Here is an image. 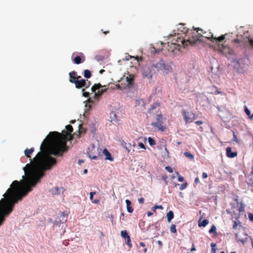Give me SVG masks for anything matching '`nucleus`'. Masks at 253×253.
<instances>
[{
	"instance_id": "nucleus-41",
	"label": "nucleus",
	"mask_w": 253,
	"mask_h": 253,
	"mask_svg": "<svg viewBox=\"0 0 253 253\" xmlns=\"http://www.w3.org/2000/svg\"><path fill=\"white\" fill-rule=\"evenodd\" d=\"M97 156H98V159L100 158L101 157H102L101 155V149H100L99 148H98L97 149Z\"/></svg>"
},
{
	"instance_id": "nucleus-13",
	"label": "nucleus",
	"mask_w": 253,
	"mask_h": 253,
	"mask_svg": "<svg viewBox=\"0 0 253 253\" xmlns=\"http://www.w3.org/2000/svg\"><path fill=\"white\" fill-rule=\"evenodd\" d=\"M64 189L62 187H54L50 190V192L53 195H59L61 193H63L64 192Z\"/></svg>"
},
{
	"instance_id": "nucleus-60",
	"label": "nucleus",
	"mask_w": 253,
	"mask_h": 253,
	"mask_svg": "<svg viewBox=\"0 0 253 253\" xmlns=\"http://www.w3.org/2000/svg\"><path fill=\"white\" fill-rule=\"evenodd\" d=\"M163 179H164V180L165 181V184L167 185L168 182H167V177L163 176Z\"/></svg>"
},
{
	"instance_id": "nucleus-47",
	"label": "nucleus",
	"mask_w": 253,
	"mask_h": 253,
	"mask_svg": "<svg viewBox=\"0 0 253 253\" xmlns=\"http://www.w3.org/2000/svg\"><path fill=\"white\" fill-rule=\"evenodd\" d=\"M249 219L253 222V213H249L248 214Z\"/></svg>"
},
{
	"instance_id": "nucleus-10",
	"label": "nucleus",
	"mask_w": 253,
	"mask_h": 253,
	"mask_svg": "<svg viewBox=\"0 0 253 253\" xmlns=\"http://www.w3.org/2000/svg\"><path fill=\"white\" fill-rule=\"evenodd\" d=\"M67 214L64 212H61L60 215L57 218L55 221L59 224L64 223L66 222L67 220Z\"/></svg>"
},
{
	"instance_id": "nucleus-59",
	"label": "nucleus",
	"mask_w": 253,
	"mask_h": 253,
	"mask_svg": "<svg viewBox=\"0 0 253 253\" xmlns=\"http://www.w3.org/2000/svg\"><path fill=\"white\" fill-rule=\"evenodd\" d=\"M224 107H219V106H217V109H218V110H219V111H223V109Z\"/></svg>"
},
{
	"instance_id": "nucleus-15",
	"label": "nucleus",
	"mask_w": 253,
	"mask_h": 253,
	"mask_svg": "<svg viewBox=\"0 0 253 253\" xmlns=\"http://www.w3.org/2000/svg\"><path fill=\"white\" fill-rule=\"evenodd\" d=\"M126 86L127 88H129L133 86V79L127 76L126 78Z\"/></svg>"
},
{
	"instance_id": "nucleus-14",
	"label": "nucleus",
	"mask_w": 253,
	"mask_h": 253,
	"mask_svg": "<svg viewBox=\"0 0 253 253\" xmlns=\"http://www.w3.org/2000/svg\"><path fill=\"white\" fill-rule=\"evenodd\" d=\"M110 118L111 122L114 124L117 123L118 121L116 113L114 111H112L110 114Z\"/></svg>"
},
{
	"instance_id": "nucleus-30",
	"label": "nucleus",
	"mask_w": 253,
	"mask_h": 253,
	"mask_svg": "<svg viewBox=\"0 0 253 253\" xmlns=\"http://www.w3.org/2000/svg\"><path fill=\"white\" fill-rule=\"evenodd\" d=\"M211 253H215V252H216V245L215 243H211Z\"/></svg>"
},
{
	"instance_id": "nucleus-46",
	"label": "nucleus",
	"mask_w": 253,
	"mask_h": 253,
	"mask_svg": "<svg viewBox=\"0 0 253 253\" xmlns=\"http://www.w3.org/2000/svg\"><path fill=\"white\" fill-rule=\"evenodd\" d=\"M138 146H139V147H140L142 149H146L144 144L142 142H139L138 143Z\"/></svg>"
},
{
	"instance_id": "nucleus-27",
	"label": "nucleus",
	"mask_w": 253,
	"mask_h": 253,
	"mask_svg": "<svg viewBox=\"0 0 253 253\" xmlns=\"http://www.w3.org/2000/svg\"><path fill=\"white\" fill-rule=\"evenodd\" d=\"M184 155L185 157L189 158L191 160H193L194 158V155L190 152H185Z\"/></svg>"
},
{
	"instance_id": "nucleus-2",
	"label": "nucleus",
	"mask_w": 253,
	"mask_h": 253,
	"mask_svg": "<svg viewBox=\"0 0 253 253\" xmlns=\"http://www.w3.org/2000/svg\"><path fill=\"white\" fill-rule=\"evenodd\" d=\"M233 67L239 73H243L244 72V66H249L250 60L248 56L245 55L243 57L238 59H234L232 61Z\"/></svg>"
},
{
	"instance_id": "nucleus-11",
	"label": "nucleus",
	"mask_w": 253,
	"mask_h": 253,
	"mask_svg": "<svg viewBox=\"0 0 253 253\" xmlns=\"http://www.w3.org/2000/svg\"><path fill=\"white\" fill-rule=\"evenodd\" d=\"M102 153L105 156V160L110 161H113L114 160V158L112 156L111 154L106 148L103 149Z\"/></svg>"
},
{
	"instance_id": "nucleus-1",
	"label": "nucleus",
	"mask_w": 253,
	"mask_h": 253,
	"mask_svg": "<svg viewBox=\"0 0 253 253\" xmlns=\"http://www.w3.org/2000/svg\"><path fill=\"white\" fill-rule=\"evenodd\" d=\"M152 68L157 72H161L163 74H168L172 70L169 64H166L164 60L161 59L157 62H153L151 63Z\"/></svg>"
},
{
	"instance_id": "nucleus-54",
	"label": "nucleus",
	"mask_w": 253,
	"mask_h": 253,
	"mask_svg": "<svg viewBox=\"0 0 253 253\" xmlns=\"http://www.w3.org/2000/svg\"><path fill=\"white\" fill-rule=\"evenodd\" d=\"M76 75V72L75 71H72L69 73L70 76H73Z\"/></svg>"
},
{
	"instance_id": "nucleus-40",
	"label": "nucleus",
	"mask_w": 253,
	"mask_h": 253,
	"mask_svg": "<svg viewBox=\"0 0 253 253\" xmlns=\"http://www.w3.org/2000/svg\"><path fill=\"white\" fill-rule=\"evenodd\" d=\"M126 240V243L127 245L129 247V248H131L132 244L131 243L130 238V237L128 238Z\"/></svg>"
},
{
	"instance_id": "nucleus-33",
	"label": "nucleus",
	"mask_w": 253,
	"mask_h": 253,
	"mask_svg": "<svg viewBox=\"0 0 253 253\" xmlns=\"http://www.w3.org/2000/svg\"><path fill=\"white\" fill-rule=\"evenodd\" d=\"M66 128L68 133H71L73 130V127L70 125H67L66 126Z\"/></svg>"
},
{
	"instance_id": "nucleus-3",
	"label": "nucleus",
	"mask_w": 253,
	"mask_h": 253,
	"mask_svg": "<svg viewBox=\"0 0 253 253\" xmlns=\"http://www.w3.org/2000/svg\"><path fill=\"white\" fill-rule=\"evenodd\" d=\"M155 74L156 71L152 68L151 64L149 66H144L142 69V75L144 78L151 79L152 76Z\"/></svg>"
},
{
	"instance_id": "nucleus-29",
	"label": "nucleus",
	"mask_w": 253,
	"mask_h": 253,
	"mask_svg": "<svg viewBox=\"0 0 253 253\" xmlns=\"http://www.w3.org/2000/svg\"><path fill=\"white\" fill-rule=\"evenodd\" d=\"M163 157L165 158H169V152L166 147H165V152L163 153Z\"/></svg>"
},
{
	"instance_id": "nucleus-22",
	"label": "nucleus",
	"mask_w": 253,
	"mask_h": 253,
	"mask_svg": "<svg viewBox=\"0 0 253 253\" xmlns=\"http://www.w3.org/2000/svg\"><path fill=\"white\" fill-rule=\"evenodd\" d=\"M210 233H212L215 235H217L216 227L214 225H212L209 231Z\"/></svg>"
},
{
	"instance_id": "nucleus-12",
	"label": "nucleus",
	"mask_w": 253,
	"mask_h": 253,
	"mask_svg": "<svg viewBox=\"0 0 253 253\" xmlns=\"http://www.w3.org/2000/svg\"><path fill=\"white\" fill-rule=\"evenodd\" d=\"M226 155L228 158H233L237 156V153L236 152H232L231 148L228 147L226 148Z\"/></svg>"
},
{
	"instance_id": "nucleus-31",
	"label": "nucleus",
	"mask_w": 253,
	"mask_h": 253,
	"mask_svg": "<svg viewBox=\"0 0 253 253\" xmlns=\"http://www.w3.org/2000/svg\"><path fill=\"white\" fill-rule=\"evenodd\" d=\"M159 106V104L157 102L153 103L151 106V107L149 109V111L150 112H151L153 109L156 108Z\"/></svg>"
},
{
	"instance_id": "nucleus-45",
	"label": "nucleus",
	"mask_w": 253,
	"mask_h": 253,
	"mask_svg": "<svg viewBox=\"0 0 253 253\" xmlns=\"http://www.w3.org/2000/svg\"><path fill=\"white\" fill-rule=\"evenodd\" d=\"M127 211L129 213H132L133 211V209L131 207H128L126 208Z\"/></svg>"
},
{
	"instance_id": "nucleus-58",
	"label": "nucleus",
	"mask_w": 253,
	"mask_h": 253,
	"mask_svg": "<svg viewBox=\"0 0 253 253\" xmlns=\"http://www.w3.org/2000/svg\"><path fill=\"white\" fill-rule=\"evenodd\" d=\"M196 250V248L195 247L194 244L192 245V247L191 249V252L195 251Z\"/></svg>"
},
{
	"instance_id": "nucleus-19",
	"label": "nucleus",
	"mask_w": 253,
	"mask_h": 253,
	"mask_svg": "<svg viewBox=\"0 0 253 253\" xmlns=\"http://www.w3.org/2000/svg\"><path fill=\"white\" fill-rule=\"evenodd\" d=\"M167 217L168 221L170 222L174 217L173 212L172 211H169L167 214Z\"/></svg>"
},
{
	"instance_id": "nucleus-35",
	"label": "nucleus",
	"mask_w": 253,
	"mask_h": 253,
	"mask_svg": "<svg viewBox=\"0 0 253 253\" xmlns=\"http://www.w3.org/2000/svg\"><path fill=\"white\" fill-rule=\"evenodd\" d=\"M170 231L172 233L176 232V226L174 224H172L170 227Z\"/></svg>"
},
{
	"instance_id": "nucleus-39",
	"label": "nucleus",
	"mask_w": 253,
	"mask_h": 253,
	"mask_svg": "<svg viewBox=\"0 0 253 253\" xmlns=\"http://www.w3.org/2000/svg\"><path fill=\"white\" fill-rule=\"evenodd\" d=\"M225 39V36L224 35H221V36L218 37V38H216V41L219 42H222Z\"/></svg>"
},
{
	"instance_id": "nucleus-51",
	"label": "nucleus",
	"mask_w": 253,
	"mask_h": 253,
	"mask_svg": "<svg viewBox=\"0 0 253 253\" xmlns=\"http://www.w3.org/2000/svg\"><path fill=\"white\" fill-rule=\"evenodd\" d=\"M138 201L139 204H143L144 203V200L143 198H140L138 199Z\"/></svg>"
},
{
	"instance_id": "nucleus-5",
	"label": "nucleus",
	"mask_w": 253,
	"mask_h": 253,
	"mask_svg": "<svg viewBox=\"0 0 253 253\" xmlns=\"http://www.w3.org/2000/svg\"><path fill=\"white\" fill-rule=\"evenodd\" d=\"M102 85L98 84H95L91 88L92 92H95L93 94V97L96 100L98 99L100 96H101L104 92H106L107 89L106 88L104 89H100Z\"/></svg>"
},
{
	"instance_id": "nucleus-18",
	"label": "nucleus",
	"mask_w": 253,
	"mask_h": 253,
	"mask_svg": "<svg viewBox=\"0 0 253 253\" xmlns=\"http://www.w3.org/2000/svg\"><path fill=\"white\" fill-rule=\"evenodd\" d=\"M193 36L196 41H202L203 37H205L206 38H207L208 39H210L211 38L210 37L203 36L199 33H198V37L196 35H193Z\"/></svg>"
},
{
	"instance_id": "nucleus-52",
	"label": "nucleus",
	"mask_w": 253,
	"mask_h": 253,
	"mask_svg": "<svg viewBox=\"0 0 253 253\" xmlns=\"http://www.w3.org/2000/svg\"><path fill=\"white\" fill-rule=\"evenodd\" d=\"M203 122L202 121H197L195 122V124L197 125H200L203 124Z\"/></svg>"
},
{
	"instance_id": "nucleus-8",
	"label": "nucleus",
	"mask_w": 253,
	"mask_h": 253,
	"mask_svg": "<svg viewBox=\"0 0 253 253\" xmlns=\"http://www.w3.org/2000/svg\"><path fill=\"white\" fill-rule=\"evenodd\" d=\"M87 155L91 160H96L98 159V156H97V152L95 151V146L93 144L91 145V147L87 149Z\"/></svg>"
},
{
	"instance_id": "nucleus-16",
	"label": "nucleus",
	"mask_w": 253,
	"mask_h": 253,
	"mask_svg": "<svg viewBox=\"0 0 253 253\" xmlns=\"http://www.w3.org/2000/svg\"><path fill=\"white\" fill-rule=\"evenodd\" d=\"M209 222V220L207 219H205L202 221L199 220L198 221V225L199 227H205L208 224Z\"/></svg>"
},
{
	"instance_id": "nucleus-34",
	"label": "nucleus",
	"mask_w": 253,
	"mask_h": 253,
	"mask_svg": "<svg viewBox=\"0 0 253 253\" xmlns=\"http://www.w3.org/2000/svg\"><path fill=\"white\" fill-rule=\"evenodd\" d=\"M90 82L89 81H88L87 80H85V82H84V87L85 88H88L90 85Z\"/></svg>"
},
{
	"instance_id": "nucleus-20",
	"label": "nucleus",
	"mask_w": 253,
	"mask_h": 253,
	"mask_svg": "<svg viewBox=\"0 0 253 253\" xmlns=\"http://www.w3.org/2000/svg\"><path fill=\"white\" fill-rule=\"evenodd\" d=\"M70 82L72 83L75 84L76 87H78V79H77L76 77H74L73 76H70Z\"/></svg>"
},
{
	"instance_id": "nucleus-32",
	"label": "nucleus",
	"mask_w": 253,
	"mask_h": 253,
	"mask_svg": "<svg viewBox=\"0 0 253 253\" xmlns=\"http://www.w3.org/2000/svg\"><path fill=\"white\" fill-rule=\"evenodd\" d=\"M223 46V50H227L229 54H232L233 53V51L232 49H230L228 47H226V46ZM221 51L223 52V53L225 52V51H223V50H221Z\"/></svg>"
},
{
	"instance_id": "nucleus-36",
	"label": "nucleus",
	"mask_w": 253,
	"mask_h": 253,
	"mask_svg": "<svg viewBox=\"0 0 253 253\" xmlns=\"http://www.w3.org/2000/svg\"><path fill=\"white\" fill-rule=\"evenodd\" d=\"M150 52L152 53L155 54H158L160 52V50H157V49H155V48L154 47H152L150 49Z\"/></svg>"
},
{
	"instance_id": "nucleus-7",
	"label": "nucleus",
	"mask_w": 253,
	"mask_h": 253,
	"mask_svg": "<svg viewBox=\"0 0 253 253\" xmlns=\"http://www.w3.org/2000/svg\"><path fill=\"white\" fill-rule=\"evenodd\" d=\"M234 42L239 43V46L243 48H245L248 44L251 46V49H253V39H248L245 41H240L239 39L234 40Z\"/></svg>"
},
{
	"instance_id": "nucleus-62",
	"label": "nucleus",
	"mask_w": 253,
	"mask_h": 253,
	"mask_svg": "<svg viewBox=\"0 0 253 253\" xmlns=\"http://www.w3.org/2000/svg\"><path fill=\"white\" fill-rule=\"evenodd\" d=\"M99 200H97V199H95V200H94V201H92V203H94V204H98V203H99Z\"/></svg>"
},
{
	"instance_id": "nucleus-38",
	"label": "nucleus",
	"mask_w": 253,
	"mask_h": 253,
	"mask_svg": "<svg viewBox=\"0 0 253 253\" xmlns=\"http://www.w3.org/2000/svg\"><path fill=\"white\" fill-rule=\"evenodd\" d=\"M158 209L163 210L164 209V208L161 205H159V206L156 205L152 208V210L155 212L156 211V210Z\"/></svg>"
},
{
	"instance_id": "nucleus-25",
	"label": "nucleus",
	"mask_w": 253,
	"mask_h": 253,
	"mask_svg": "<svg viewBox=\"0 0 253 253\" xmlns=\"http://www.w3.org/2000/svg\"><path fill=\"white\" fill-rule=\"evenodd\" d=\"M84 77L86 79H89L91 77V74L89 70L86 69L84 71Z\"/></svg>"
},
{
	"instance_id": "nucleus-55",
	"label": "nucleus",
	"mask_w": 253,
	"mask_h": 253,
	"mask_svg": "<svg viewBox=\"0 0 253 253\" xmlns=\"http://www.w3.org/2000/svg\"><path fill=\"white\" fill-rule=\"evenodd\" d=\"M126 206L128 205H131V201L130 200H129L128 199H126Z\"/></svg>"
},
{
	"instance_id": "nucleus-24",
	"label": "nucleus",
	"mask_w": 253,
	"mask_h": 253,
	"mask_svg": "<svg viewBox=\"0 0 253 253\" xmlns=\"http://www.w3.org/2000/svg\"><path fill=\"white\" fill-rule=\"evenodd\" d=\"M121 236L125 239H126L129 238L130 236L128 235L127 231L126 230H123L121 231Z\"/></svg>"
},
{
	"instance_id": "nucleus-64",
	"label": "nucleus",
	"mask_w": 253,
	"mask_h": 253,
	"mask_svg": "<svg viewBox=\"0 0 253 253\" xmlns=\"http://www.w3.org/2000/svg\"><path fill=\"white\" fill-rule=\"evenodd\" d=\"M140 245L141 246V247H145V244L143 243V242H140L139 243Z\"/></svg>"
},
{
	"instance_id": "nucleus-6",
	"label": "nucleus",
	"mask_w": 253,
	"mask_h": 253,
	"mask_svg": "<svg viewBox=\"0 0 253 253\" xmlns=\"http://www.w3.org/2000/svg\"><path fill=\"white\" fill-rule=\"evenodd\" d=\"M182 114L183 116L184 120L186 124L192 122L195 118V114L192 112H187L183 110L182 111Z\"/></svg>"
},
{
	"instance_id": "nucleus-26",
	"label": "nucleus",
	"mask_w": 253,
	"mask_h": 253,
	"mask_svg": "<svg viewBox=\"0 0 253 253\" xmlns=\"http://www.w3.org/2000/svg\"><path fill=\"white\" fill-rule=\"evenodd\" d=\"M78 82H78L79 86H78V87H76L77 88H79V89L84 87L83 84H84V82H85V79H81V80L78 79Z\"/></svg>"
},
{
	"instance_id": "nucleus-23",
	"label": "nucleus",
	"mask_w": 253,
	"mask_h": 253,
	"mask_svg": "<svg viewBox=\"0 0 253 253\" xmlns=\"http://www.w3.org/2000/svg\"><path fill=\"white\" fill-rule=\"evenodd\" d=\"M84 60L82 61V58L80 56H77L74 58V62L77 64H79L84 62Z\"/></svg>"
},
{
	"instance_id": "nucleus-44",
	"label": "nucleus",
	"mask_w": 253,
	"mask_h": 253,
	"mask_svg": "<svg viewBox=\"0 0 253 253\" xmlns=\"http://www.w3.org/2000/svg\"><path fill=\"white\" fill-rule=\"evenodd\" d=\"M95 194H96L95 192H91L89 193V199L90 200L92 201L93 200V196Z\"/></svg>"
},
{
	"instance_id": "nucleus-63",
	"label": "nucleus",
	"mask_w": 253,
	"mask_h": 253,
	"mask_svg": "<svg viewBox=\"0 0 253 253\" xmlns=\"http://www.w3.org/2000/svg\"><path fill=\"white\" fill-rule=\"evenodd\" d=\"M84 163V161L82 160H80L78 162V163L79 165H81L82 164Z\"/></svg>"
},
{
	"instance_id": "nucleus-61",
	"label": "nucleus",
	"mask_w": 253,
	"mask_h": 253,
	"mask_svg": "<svg viewBox=\"0 0 253 253\" xmlns=\"http://www.w3.org/2000/svg\"><path fill=\"white\" fill-rule=\"evenodd\" d=\"M238 241H240L243 243V244H244L245 242H246V240L244 239H239L238 240Z\"/></svg>"
},
{
	"instance_id": "nucleus-49",
	"label": "nucleus",
	"mask_w": 253,
	"mask_h": 253,
	"mask_svg": "<svg viewBox=\"0 0 253 253\" xmlns=\"http://www.w3.org/2000/svg\"><path fill=\"white\" fill-rule=\"evenodd\" d=\"M115 86L116 88H117L119 89H120V90H122L125 88V87H124V88L122 87L120 84H115Z\"/></svg>"
},
{
	"instance_id": "nucleus-42",
	"label": "nucleus",
	"mask_w": 253,
	"mask_h": 253,
	"mask_svg": "<svg viewBox=\"0 0 253 253\" xmlns=\"http://www.w3.org/2000/svg\"><path fill=\"white\" fill-rule=\"evenodd\" d=\"M165 169L169 173H171L173 172V169L169 166L166 167Z\"/></svg>"
},
{
	"instance_id": "nucleus-57",
	"label": "nucleus",
	"mask_w": 253,
	"mask_h": 253,
	"mask_svg": "<svg viewBox=\"0 0 253 253\" xmlns=\"http://www.w3.org/2000/svg\"><path fill=\"white\" fill-rule=\"evenodd\" d=\"M194 182H195L196 184H198V183H199V177H197L195 179Z\"/></svg>"
},
{
	"instance_id": "nucleus-48",
	"label": "nucleus",
	"mask_w": 253,
	"mask_h": 253,
	"mask_svg": "<svg viewBox=\"0 0 253 253\" xmlns=\"http://www.w3.org/2000/svg\"><path fill=\"white\" fill-rule=\"evenodd\" d=\"M233 222H234V224L233 225V228L236 229V228H237V227L238 226L237 222L236 221L234 220Z\"/></svg>"
},
{
	"instance_id": "nucleus-53",
	"label": "nucleus",
	"mask_w": 253,
	"mask_h": 253,
	"mask_svg": "<svg viewBox=\"0 0 253 253\" xmlns=\"http://www.w3.org/2000/svg\"><path fill=\"white\" fill-rule=\"evenodd\" d=\"M233 141H236V142H238V139H237V136H236V135L235 134V133H233Z\"/></svg>"
},
{
	"instance_id": "nucleus-17",
	"label": "nucleus",
	"mask_w": 253,
	"mask_h": 253,
	"mask_svg": "<svg viewBox=\"0 0 253 253\" xmlns=\"http://www.w3.org/2000/svg\"><path fill=\"white\" fill-rule=\"evenodd\" d=\"M34 151V148L32 147L30 149H26L24 151V154L27 158H30V154H31Z\"/></svg>"
},
{
	"instance_id": "nucleus-4",
	"label": "nucleus",
	"mask_w": 253,
	"mask_h": 253,
	"mask_svg": "<svg viewBox=\"0 0 253 253\" xmlns=\"http://www.w3.org/2000/svg\"><path fill=\"white\" fill-rule=\"evenodd\" d=\"M156 121L155 122H152L151 126L157 128L158 130L161 131H164L166 127L162 125L163 124V117L162 114H158L156 116Z\"/></svg>"
},
{
	"instance_id": "nucleus-9",
	"label": "nucleus",
	"mask_w": 253,
	"mask_h": 253,
	"mask_svg": "<svg viewBox=\"0 0 253 253\" xmlns=\"http://www.w3.org/2000/svg\"><path fill=\"white\" fill-rule=\"evenodd\" d=\"M12 210H0V226L3 224L5 217L12 212Z\"/></svg>"
},
{
	"instance_id": "nucleus-56",
	"label": "nucleus",
	"mask_w": 253,
	"mask_h": 253,
	"mask_svg": "<svg viewBox=\"0 0 253 253\" xmlns=\"http://www.w3.org/2000/svg\"><path fill=\"white\" fill-rule=\"evenodd\" d=\"M202 176L203 178H206L208 177V174L206 172H203L202 174Z\"/></svg>"
},
{
	"instance_id": "nucleus-50",
	"label": "nucleus",
	"mask_w": 253,
	"mask_h": 253,
	"mask_svg": "<svg viewBox=\"0 0 253 253\" xmlns=\"http://www.w3.org/2000/svg\"><path fill=\"white\" fill-rule=\"evenodd\" d=\"M183 180H184L183 177H182V176H181L180 175H179L178 177V181L179 182H182Z\"/></svg>"
},
{
	"instance_id": "nucleus-43",
	"label": "nucleus",
	"mask_w": 253,
	"mask_h": 253,
	"mask_svg": "<svg viewBox=\"0 0 253 253\" xmlns=\"http://www.w3.org/2000/svg\"><path fill=\"white\" fill-rule=\"evenodd\" d=\"M186 186H187V183H183V184H181L179 189L180 190H182L184 189L185 188H186Z\"/></svg>"
},
{
	"instance_id": "nucleus-21",
	"label": "nucleus",
	"mask_w": 253,
	"mask_h": 253,
	"mask_svg": "<svg viewBox=\"0 0 253 253\" xmlns=\"http://www.w3.org/2000/svg\"><path fill=\"white\" fill-rule=\"evenodd\" d=\"M244 109L245 112L246 114L247 115V116L249 117V118L251 120H253V114L252 115L251 114V112L250 110L248 108V107L246 106H244Z\"/></svg>"
},
{
	"instance_id": "nucleus-37",
	"label": "nucleus",
	"mask_w": 253,
	"mask_h": 253,
	"mask_svg": "<svg viewBox=\"0 0 253 253\" xmlns=\"http://www.w3.org/2000/svg\"><path fill=\"white\" fill-rule=\"evenodd\" d=\"M85 88H83L82 92H83V96L85 97H88L89 95V92L88 91H84Z\"/></svg>"
},
{
	"instance_id": "nucleus-28",
	"label": "nucleus",
	"mask_w": 253,
	"mask_h": 253,
	"mask_svg": "<svg viewBox=\"0 0 253 253\" xmlns=\"http://www.w3.org/2000/svg\"><path fill=\"white\" fill-rule=\"evenodd\" d=\"M148 141L149 145L150 146H153L155 144V140L152 137H149L148 138Z\"/></svg>"
}]
</instances>
